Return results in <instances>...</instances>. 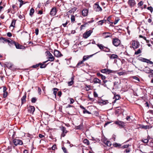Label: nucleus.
<instances>
[{"label": "nucleus", "mask_w": 153, "mask_h": 153, "mask_svg": "<svg viewBox=\"0 0 153 153\" xmlns=\"http://www.w3.org/2000/svg\"><path fill=\"white\" fill-rule=\"evenodd\" d=\"M114 123L118 125L120 128H124L125 126L124 122L118 120L115 121Z\"/></svg>", "instance_id": "obj_1"}, {"label": "nucleus", "mask_w": 153, "mask_h": 153, "mask_svg": "<svg viewBox=\"0 0 153 153\" xmlns=\"http://www.w3.org/2000/svg\"><path fill=\"white\" fill-rule=\"evenodd\" d=\"M94 10L96 12L101 11L102 10V8L99 6L98 2L94 4Z\"/></svg>", "instance_id": "obj_2"}, {"label": "nucleus", "mask_w": 153, "mask_h": 153, "mask_svg": "<svg viewBox=\"0 0 153 153\" xmlns=\"http://www.w3.org/2000/svg\"><path fill=\"white\" fill-rule=\"evenodd\" d=\"M140 45V43L137 41H134L132 42V47L134 49L137 48Z\"/></svg>", "instance_id": "obj_3"}, {"label": "nucleus", "mask_w": 153, "mask_h": 153, "mask_svg": "<svg viewBox=\"0 0 153 153\" xmlns=\"http://www.w3.org/2000/svg\"><path fill=\"white\" fill-rule=\"evenodd\" d=\"M120 43V40L118 39H114L112 40V43L115 46L117 47Z\"/></svg>", "instance_id": "obj_4"}, {"label": "nucleus", "mask_w": 153, "mask_h": 153, "mask_svg": "<svg viewBox=\"0 0 153 153\" xmlns=\"http://www.w3.org/2000/svg\"><path fill=\"white\" fill-rule=\"evenodd\" d=\"M14 144L16 146L18 145H22L23 143L22 140L19 139H15L13 140Z\"/></svg>", "instance_id": "obj_5"}, {"label": "nucleus", "mask_w": 153, "mask_h": 153, "mask_svg": "<svg viewBox=\"0 0 153 153\" xmlns=\"http://www.w3.org/2000/svg\"><path fill=\"white\" fill-rule=\"evenodd\" d=\"M92 32L93 31L91 30L87 31L83 34V37L85 39H87L91 35Z\"/></svg>", "instance_id": "obj_6"}, {"label": "nucleus", "mask_w": 153, "mask_h": 153, "mask_svg": "<svg viewBox=\"0 0 153 153\" xmlns=\"http://www.w3.org/2000/svg\"><path fill=\"white\" fill-rule=\"evenodd\" d=\"M61 129L62 131V132L61 134V136L64 137L65 136L66 134L68 132V131L66 130V128L64 126H61Z\"/></svg>", "instance_id": "obj_7"}, {"label": "nucleus", "mask_w": 153, "mask_h": 153, "mask_svg": "<svg viewBox=\"0 0 153 153\" xmlns=\"http://www.w3.org/2000/svg\"><path fill=\"white\" fill-rule=\"evenodd\" d=\"M48 60L47 61H49L51 62H52L54 61L55 58L52 54H51L49 52H48Z\"/></svg>", "instance_id": "obj_8"}, {"label": "nucleus", "mask_w": 153, "mask_h": 153, "mask_svg": "<svg viewBox=\"0 0 153 153\" xmlns=\"http://www.w3.org/2000/svg\"><path fill=\"white\" fill-rule=\"evenodd\" d=\"M35 110V107L33 106H30L28 108V111L29 113L30 114H33Z\"/></svg>", "instance_id": "obj_9"}, {"label": "nucleus", "mask_w": 153, "mask_h": 153, "mask_svg": "<svg viewBox=\"0 0 153 153\" xmlns=\"http://www.w3.org/2000/svg\"><path fill=\"white\" fill-rule=\"evenodd\" d=\"M128 4L131 7H134L136 4L134 0H128Z\"/></svg>", "instance_id": "obj_10"}, {"label": "nucleus", "mask_w": 153, "mask_h": 153, "mask_svg": "<svg viewBox=\"0 0 153 153\" xmlns=\"http://www.w3.org/2000/svg\"><path fill=\"white\" fill-rule=\"evenodd\" d=\"M54 56L57 57H61L62 56L60 52L57 50H54Z\"/></svg>", "instance_id": "obj_11"}, {"label": "nucleus", "mask_w": 153, "mask_h": 153, "mask_svg": "<svg viewBox=\"0 0 153 153\" xmlns=\"http://www.w3.org/2000/svg\"><path fill=\"white\" fill-rule=\"evenodd\" d=\"M97 52L96 53L93 54L92 55H86V56H83L82 60L84 62L85 61H86L88 59L92 57L94 54L97 53Z\"/></svg>", "instance_id": "obj_12"}, {"label": "nucleus", "mask_w": 153, "mask_h": 153, "mask_svg": "<svg viewBox=\"0 0 153 153\" xmlns=\"http://www.w3.org/2000/svg\"><path fill=\"white\" fill-rule=\"evenodd\" d=\"M56 9L55 7L52 8L50 12V14L52 16L56 15Z\"/></svg>", "instance_id": "obj_13"}, {"label": "nucleus", "mask_w": 153, "mask_h": 153, "mask_svg": "<svg viewBox=\"0 0 153 153\" xmlns=\"http://www.w3.org/2000/svg\"><path fill=\"white\" fill-rule=\"evenodd\" d=\"M84 62L82 60L81 61H79L77 64V65L76 66V68H80V67H82L84 65Z\"/></svg>", "instance_id": "obj_14"}, {"label": "nucleus", "mask_w": 153, "mask_h": 153, "mask_svg": "<svg viewBox=\"0 0 153 153\" xmlns=\"http://www.w3.org/2000/svg\"><path fill=\"white\" fill-rule=\"evenodd\" d=\"M88 10L87 9H84L82 11V14L84 16H86L88 15Z\"/></svg>", "instance_id": "obj_15"}, {"label": "nucleus", "mask_w": 153, "mask_h": 153, "mask_svg": "<svg viewBox=\"0 0 153 153\" xmlns=\"http://www.w3.org/2000/svg\"><path fill=\"white\" fill-rule=\"evenodd\" d=\"M76 9L77 8L76 7L72 8L71 10L67 12V14L69 15L70 13H74L76 10Z\"/></svg>", "instance_id": "obj_16"}, {"label": "nucleus", "mask_w": 153, "mask_h": 153, "mask_svg": "<svg viewBox=\"0 0 153 153\" xmlns=\"http://www.w3.org/2000/svg\"><path fill=\"white\" fill-rule=\"evenodd\" d=\"M26 94L25 93L24 95L21 98L22 105L26 102Z\"/></svg>", "instance_id": "obj_17"}, {"label": "nucleus", "mask_w": 153, "mask_h": 153, "mask_svg": "<svg viewBox=\"0 0 153 153\" xmlns=\"http://www.w3.org/2000/svg\"><path fill=\"white\" fill-rule=\"evenodd\" d=\"M93 82L94 83H99L100 84H101V81L97 78H95L93 80Z\"/></svg>", "instance_id": "obj_18"}, {"label": "nucleus", "mask_w": 153, "mask_h": 153, "mask_svg": "<svg viewBox=\"0 0 153 153\" xmlns=\"http://www.w3.org/2000/svg\"><path fill=\"white\" fill-rule=\"evenodd\" d=\"M109 57L111 59H117L118 58V56L116 54H110Z\"/></svg>", "instance_id": "obj_19"}, {"label": "nucleus", "mask_w": 153, "mask_h": 153, "mask_svg": "<svg viewBox=\"0 0 153 153\" xmlns=\"http://www.w3.org/2000/svg\"><path fill=\"white\" fill-rule=\"evenodd\" d=\"M151 69L148 67H146L143 70V71L148 74H150Z\"/></svg>", "instance_id": "obj_20"}, {"label": "nucleus", "mask_w": 153, "mask_h": 153, "mask_svg": "<svg viewBox=\"0 0 153 153\" xmlns=\"http://www.w3.org/2000/svg\"><path fill=\"white\" fill-rule=\"evenodd\" d=\"M103 35H105V38H106L108 37H111L112 36L111 33L108 32H105L103 33Z\"/></svg>", "instance_id": "obj_21"}, {"label": "nucleus", "mask_w": 153, "mask_h": 153, "mask_svg": "<svg viewBox=\"0 0 153 153\" xmlns=\"http://www.w3.org/2000/svg\"><path fill=\"white\" fill-rule=\"evenodd\" d=\"M48 62V61H46L43 62V64L40 63V68H44L47 65H45V64Z\"/></svg>", "instance_id": "obj_22"}, {"label": "nucleus", "mask_w": 153, "mask_h": 153, "mask_svg": "<svg viewBox=\"0 0 153 153\" xmlns=\"http://www.w3.org/2000/svg\"><path fill=\"white\" fill-rule=\"evenodd\" d=\"M52 90L53 91V94L55 96V98H56L57 91H58L59 89L56 88H54Z\"/></svg>", "instance_id": "obj_23"}, {"label": "nucleus", "mask_w": 153, "mask_h": 153, "mask_svg": "<svg viewBox=\"0 0 153 153\" xmlns=\"http://www.w3.org/2000/svg\"><path fill=\"white\" fill-rule=\"evenodd\" d=\"M74 76H73L71 78V81H70V82H68V86H71V85H72L73 83H74Z\"/></svg>", "instance_id": "obj_24"}, {"label": "nucleus", "mask_w": 153, "mask_h": 153, "mask_svg": "<svg viewBox=\"0 0 153 153\" xmlns=\"http://www.w3.org/2000/svg\"><path fill=\"white\" fill-rule=\"evenodd\" d=\"M120 80L118 79V80L115 81L114 83V86L118 87V85L120 83Z\"/></svg>", "instance_id": "obj_25"}, {"label": "nucleus", "mask_w": 153, "mask_h": 153, "mask_svg": "<svg viewBox=\"0 0 153 153\" xmlns=\"http://www.w3.org/2000/svg\"><path fill=\"white\" fill-rule=\"evenodd\" d=\"M120 98V96L119 95H114V97L113 98L114 99H115V100L114 101V102H115L117 100L119 99Z\"/></svg>", "instance_id": "obj_26"}, {"label": "nucleus", "mask_w": 153, "mask_h": 153, "mask_svg": "<svg viewBox=\"0 0 153 153\" xmlns=\"http://www.w3.org/2000/svg\"><path fill=\"white\" fill-rule=\"evenodd\" d=\"M97 45L101 50H103V49H104V48H105V46L101 44H97Z\"/></svg>", "instance_id": "obj_27"}, {"label": "nucleus", "mask_w": 153, "mask_h": 153, "mask_svg": "<svg viewBox=\"0 0 153 153\" xmlns=\"http://www.w3.org/2000/svg\"><path fill=\"white\" fill-rule=\"evenodd\" d=\"M105 144L108 146H110L111 145V143L110 141L108 140L105 141L104 142Z\"/></svg>", "instance_id": "obj_28"}, {"label": "nucleus", "mask_w": 153, "mask_h": 153, "mask_svg": "<svg viewBox=\"0 0 153 153\" xmlns=\"http://www.w3.org/2000/svg\"><path fill=\"white\" fill-rule=\"evenodd\" d=\"M83 126V123H81L79 126H76V128L77 129L80 130L82 128Z\"/></svg>", "instance_id": "obj_29"}, {"label": "nucleus", "mask_w": 153, "mask_h": 153, "mask_svg": "<svg viewBox=\"0 0 153 153\" xmlns=\"http://www.w3.org/2000/svg\"><path fill=\"white\" fill-rule=\"evenodd\" d=\"M34 12V9L33 8H31L30 10V15L32 17V15Z\"/></svg>", "instance_id": "obj_30"}, {"label": "nucleus", "mask_w": 153, "mask_h": 153, "mask_svg": "<svg viewBox=\"0 0 153 153\" xmlns=\"http://www.w3.org/2000/svg\"><path fill=\"white\" fill-rule=\"evenodd\" d=\"M83 143L86 145H88L90 144L89 140L87 139H84L83 141Z\"/></svg>", "instance_id": "obj_31"}, {"label": "nucleus", "mask_w": 153, "mask_h": 153, "mask_svg": "<svg viewBox=\"0 0 153 153\" xmlns=\"http://www.w3.org/2000/svg\"><path fill=\"white\" fill-rule=\"evenodd\" d=\"M16 20L14 19H13L12 20V22L11 23L10 25V27H14V25L16 23Z\"/></svg>", "instance_id": "obj_32"}, {"label": "nucleus", "mask_w": 153, "mask_h": 153, "mask_svg": "<svg viewBox=\"0 0 153 153\" xmlns=\"http://www.w3.org/2000/svg\"><path fill=\"white\" fill-rule=\"evenodd\" d=\"M106 22V20L104 19L103 20H101L99 21L98 22V25H102V24H103V23L105 22Z\"/></svg>", "instance_id": "obj_33"}, {"label": "nucleus", "mask_w": 153, "mask_h": 153, "mask_svg": "<svg viewBox=\"0 0 153 153\" xmlns=\"http://www.w3.org/2000/svg\"><path fill=\"white\" fill-rule=\"evenodd\" d=\"M17 44V46H16V48L18 49H22L23 46L19 44L18 43Z\"/></svg>", "instance_id": "obj_34"}, {"label": "nucleus", "mask_w": 153, "mask_h": 153, "mask_svg": "<svg viewBox=\"0 0 153 153\" xmlns=\"http://www.w3.org/2000/svg\"><path fill=\"white\" fill-rule=\"evenodd\" d=\"M5 65L8 68H12L13 66V65L10 63L6 62Z\"/></svg>", "instance_id": "obj_35"}, {"label": "nucleus", "mask_w": 153, "mask_h": 153, "mask_svg": "<svg viewBox=\"0 0 153 153\" xmlns=\"http://www.w3.org/2000/svg\"><path fill=\"white\" fill-rule=\"evenodd\" d=\"M104 49H103V51L105 52H109L110 51V49L108 48L105 47Z\"/></svg>", "instance_id": "obj_36"}, {"label": "nucleus", "mask_w": 153, "mask_h": 153, "mask_svg": "<svg viewBox=\"0 0 153 153\" xmlns=\"http://www.w3.org/2000/svg\"><path fill=\"white\" fill-rule=\"evenodd\" d=\"M71 21L72 22L74 23L75 21V17L74 15H72L71 17Z\"/></svg>", "instance_id": "obj_37"}, {"label": "nucleus", "mask_w": 153, "mask_h": 153, "mask_svg": "<svg viewBox=\"0 0 153 153\" xmlns=\"http://www.w3.org/2000/svg\"><path fill=\"white\" fill-rule=\"evenodd\" d=\"M15 42V41H13L12 40L10 39V42L8 43V44L10 46H11V45H13Z\"/></svg>", "instance_id": "obj_38"}, {"label": "nucleus", "mask_w": 153, "mask_h": 153, "mask_svg": "<svg viewBox=\"0 0 153 153\" xmlns=\"http://www.w3.org/2000/svg\"><path fill=\"white\" fill-rule=\"evenodd\" d=\"M18 1L20 2L19 7H21L23 4H25V3H24V2L22 0H18Z\"/></svg>", "instance_id": "obj_39"}, {"label": "nucleus", "mask_w": 153, "mask_h": 153, "mask_svg": "<svg viewBox=\"0 0 153 153\" xmlns=\"http://www.w3.org/2000/svg\"><path fill=\"white\" fill-rule=\"evenodd\" d=\"M147 60H148V59L143 58H140V61H141L142 62H146V63L147 61Z\"/></svg>", "instance_id": "obj_40"}, {"label": "nucleus", "mask_w": 153, "mask_h": 153, "mask_svg": "<svg viewBox=\"0 0 153 153\" xmlns=\"http://www.w3.org/2000/svg\"><path fill=\"white\" fill-rule=\"evenodd\" d=\"M83 112L84 114H85L87 113L88 114H91V113L89 111H88L85 108V109H84L83 111Z\"/></svg>", "instance_id": "obj_41"}, {"label": "nucleus", "mask_w": 153, "mask_h": 153, "mask_svg": "<svg viewBox=\"0 0 153 153\" xmlns=\"http://www.w3.org/2000/svg\"><path fill=\"white\" fill-rule=\"evenodd\" d=\"M152 128V127H150L149 126H142V128L145 129H149Z\"/></svg>", "instance_id": "obj_42"}, {"label": "nucleus", "mask_w": 153, "mask_h": 153, "mask_svg": "<svg viewBox=\"0 0 153 153\" xmlns=\"http://www.w3.org/2000/svg\"><path fill=\"white\" fill-rule=\"evenodd\" d=\"M141 53V51L140 49H138L137 51H135V54L137 55Z\"/></svg>", "instance_id": "obj_43"}, {"label": "nucleus", "mask_w": 153, "mask_h": 153, "mask_svg": "<svg viewBox=\"0 0 153 153\" xmlns=\"http://www.w3.org/2000/svg\"><path fill=\"white\" fill-rule=\"evenodd\" d=\"M62 149L64 153H68L66 149L64 146L62 147Z\"/></svg>", "instance_id": "obj_44"}, {"label": "nucleus", "mask_w": 153, "mask_h": 153, "mask_svg": "<svg viewBox=\"0 0 153 153\" xmlns=\"http://www.w3.org/2000/svg\"><path fill=\"white\" fill-rule=\"evenodd\" d=\"M149 140L148 139H143L142 140V141L145 143H147L148 142Z\"/></svg>", "instance_id": "obj_45"}, {"label": "nucleus", "mask_w": 153, "mask_h": 153, "mask_svg": "<svg viewBox=\"0 0 153 153\" xmlns=\"http://www.w3.org/2000/svg\"><path fill=\"white\" fill-rule=\"evenodd\" d=\"M106 74H109L111 73H113V71L109 69H106Z\"/></svg>", "instance_id": "obj_46"}, {"label": "nucleus", "mask_w": 153, "mask_h": 153, "mask_svg": "<svg viewBox=\"0 0 153 153\" xmlns=\"http://www.w3.org/2000/svg\"><path fill=\"white\" fill-rule=\"evenodd\" d=\"M37 100V99L36 97H33L31 99V102L32 103H35Z\"/></svg>", "instance_id": "obj_47"}, {"label": "nucleus", "mask_w": 153, "mask_h": 153, "mask_svg": "<svg viewBox=\"0 0 153 153\" xmlns=\"http://www.w3.org/2000/svg\"><path fill=\"white\" fill-rule=\"evenodd\" d=\"M147 9L148 10H149L151 13H152L153 11V8L151 6L148 7Z\"/></svg>", "instance_id": "obj_48"}, {"label": "nucleus", "mask_w": 153, "mask_h": 153, "mask_svg": "<svg viewBox=\"0 0 153 153\" xmlns=\"http://www.w3.org/2000/svg\"><path fill=\"white\" fill-rule=\"evenodd\" d=\"M119 20H120V19H119V18H116L115 19V21L114 22V24L115 25L118 22V21H119Z\"/></svg>", "instance_id": "obj_49"}, {"label": "nucleus", "mask_w": 153, "mask_h": 153, "mask_svg": "<svg viewBox=\"0 0 153 153\" xmlns=\"http://www.w3.org/2000/svg\"><path fill=\"white\" fill-rule=\"evenodd\" d=\"M87 24V23H86L84 25H81L80 26V30H82L83 27H86V25Z\"/></svg>", "instance_id": "obj_50"}, {"label": "nucleus", "mask_w": 153, "mask_h": 153, "mask_svg": "<svg viewBox=\"0 0 153 153\" xmlns=\"http://www.w3.org/2000/svg\"><path fill=\"white\" fill-rule=\"evenodd\" d=\"M113 145L115 147H120L121 146L120 144L117 143L113 144Z\"/></svg>", "instance_id": "obj_51"}, {"label": "nucleus", "mask_w": 153, "mask_h": 153, "mask_svg": "<svg viewBox=\"0 0 153 153\" xmlns=\"http://www.w3.org/2000/svg\"><path fill=\"white\" fill-rule=\"evenodd\" d=\"M143 3L142 1H140L138 4V6L139 7L143 5Z\"/></svg>", "instance_id": "obj_52"}, {"label": "nucleus", "mask_w": 153, "mask_h": 153, "mask_svg": "<svg viewBox=\"0 0 153 153\" xmlns=\"http://www.w3.org/2000/svg\"><path fill=\"white\" fill-rule=\"evenodd\" d=\"M40 64H39V63L37 64L36 65H33L32 66V68H36L38 67L40 65Z\"/></svg>", "instance_id": "obj_53"}, {"label": "nucleus", "mask_w": 153, "mask_h": 153, "mask_svg": "<svg viewBox=\"0 0 153 153\" xmlns=\"http://www.w3.org/2000/svg\"><path fill=\"white\" fill-rule=\"evenodd\" d=\"M2 39L4 42H7L8 43L9 42H10V40L8 39H7L4 38H2Z\"/></svg>", "instance_id": "obj_54"}, {"label": "nucleus", "mask_w": 153, "mask_h": 153, "mask_svg": "<svg viewBox=\"0 0 153 153\" xmlns=\"http://www.w3.org/2000/svg\"><path fill=\"white\" fill-rule=\"evenodd\" d=\"M101 72L103 73H106V69H104L102 70L101 71Z\"/></svg>", "instance_id": "obj_55"}, {"label": "nucleus", "mask_w": 153, "mask_h": 153, "mask_svg": "<svg viewBox=\"0 0 153 153\" xmlns=\"http://www.w3.org/2000/svg\"><path fill=\"white\" fill-rule=\"evenodd\" d=\"M3 95V97L4 98H5L7 96V92H4Z\"/></svg>", "instance_id": "obj_56"}, {"label": "nucleus", "mask_w": 153, "mask_h": 153, "mask_svg": "<svg viewBox=\"0 0 153 153\" xmlns=\"http://www.w3.org/2000/svg\"><path fill=\"white\" fill-rule=\"evenodd\" d=\"M56 148V145H54L52 147V150H54Z\"/></svg>", "instance_id": "obj_57"}, {"label": "nucleus", "mask_w": 153, "mask_h": 153, "mask_svg": "<svg viewBox=\"0 0 153 153\" xmlns=\"http://www.w3.org/2000/svg\"><path fill=\"white\" fill-rule=\"evenodd\" d=\"M129 145H125L121 147V148L123 149H125L126 148H127L129 146Z\"/></svg>", "instance_id": "obj_58"}, {"label": "nucleus", "mask_w": 153, "mask_h": 153, "mask_svg": "<svg viewBox=\"0 0 153 153\" xmlns=\"http://www.w3.org/2000/svg\"><path fill=\"white\" fill-rule=\"evenodd\" d=\"M67 24L68 22L67 21L66 23H65L63 24L61 26V28H62V26H63L64 27H66Z\"/></svg>", "instance_id": "obj_59"}, {"label": "nucleus", "mask_w": 153, "mask_h": 153, "mask_svg": "<svg viewBox=\"0 0 153 153\" xmlns=\"http://www.w3.org/2000/svg\"><path fill=\"white\" fill-rule=\"evenodd\" d=\"M94 96L95 97H98V94L95 91H94L93 93Z\"/></svg>", "instance_id": "obj_60"}, {"label": "nucleus", "mask_w": 153, "mask_h": 153, "mask_svg": "<svg viewBox=\"0 0 153 153\" xmlns=\"http://www.w3.org/2000/svg\"><path fill=\"white\" fill-rule=\"evenodd\" d=\"M146 63H149L151 64H153V62L150 61L148 59L147 62H146Z\"/></svg>", "instance_id": "obj_61"}, {"label": "nucleus", "mask_w": 153, "mask_h": 153, "mask_svg": "<svg viewBox=\"0 0 153 153\" xmlns=\"http://www.w3.org/2000/svg\"><path fill=\"white\" fill-rule=\"evenodd\" d=\"M39 29L38 28H36L35 29V33L36 35H38L39 33Z\"/></svg>", "instance_id": "obj_62"}, {"label": "nucleus", "mask_w": 153, "mask_h": 153, "mask_svg": "<svg viewBox=\"0 0 153 153\" xmlns=\"http://www.w3.org/2000/svg\"><path fill=\"white\" fill-rule=\"evenodd\" d=\"M12 8H13V9L14 10H16V9H17L18 10L17 7L14 4L12 5Z\"/></svg>", "instance_id": "obj_63"}, {"label": "nucleus", "mask_w": 153, "mask_h": 153, "mask_svg": "<svg viewBox=\"0 0 153 153\" xmlns=\"http://www.w3.org/2000/svg\"><path fill=\"white\" fill-rule=\"evenodd\" d=\"M7 36L9 37H10L12 36V33L10 32H8L7 33Z\"/></svg>", "instance_id": "obj_64"}]
</instances>
